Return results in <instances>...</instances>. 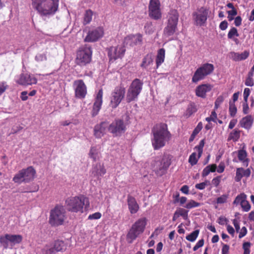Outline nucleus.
Instances as JSON below:
<instances>
[{"label": "nucleus", "instance_id": "ea45409f", "mask_svg": "<svg viewBox=\"0 0 254 254\" xmlns=\"http://www.w3.org/2000/svg\"><path fill=\"white\" fill-rule=\"evenodd\" d=\"M196 111V109L195 106L194 105L190 104L188 106L184 115L186 118H189Z\"/></svg>", "mask_w": 254, "mask_h": 254}, {"label": "nucleus", "instance_id": "680f3d73", "mask_svg": "<svg viewBox=\"0 0 254 254\" xmlns=\"http://www.w3.org/2000/svg\"><path fill=\"white\" fill-rule=\"evenodd\" d=\"M102 216L101 213L100 212H95L93 214H90L88 216V219L92 220V219H99Z\"/></svg>", "mask_w": 254, "mask_h": 254}, {"label": "nucleus", "instance_id": "bb28decb", "mask_svg": "<svg viewBox=\"0 0 254 254\" xmlns=\"http://www.w3.org/2000/svg\"><path fill=\"white\" fill-rule=\"evenodd\" d=\"M107 125L105 123H102L96 125L94 129V136L98 138H101L105 133Z\"/></svg>", "mask_w": 254, "mask_h": 254}, {"label": "nucleus", "instance_id": "6ab92c4d", "mask_svg": "<svg viewBox=\"0 0 254 254\" xmlns=\"http://www.w3.org/2000/svg\"><path fill=\"white\" fill-rule=\"evenodd\" d=\"M205 141L204 139H202L200 141L199 144L196 146L194 149L197 152L198 154L197 155L195 152L192 153L189 157V162L192 166L195 165L198 159L201 157L202 152L203 148L204 146Z\"/></svg>", "mask_w": 254, "mask_h": 254}, {"label": "nucleus", "instance_id": "37998d69", "mask_svg": "<svg viewBox=\"0 0 254 254\" xmlns=\"http://www.w3.org/2000/svg\"><path fill=\"white\" fill-rule=\"evenodd\" d=\"M199 233V230H195L190 234L186 236V238L188 241L194 242L197 238Z\"/></svg>", "mask_w": 254, "mask_h": 254}, {"label": "nucleus", "instance_id": "6e6552de", "mask_svg": "<svg viewBox=\"0 0 254 254\" xmlns=\"http://www.w3.org/2000/svg\"><path fill=\"white\" fill-rule=\"evenodd\" d=\"M125 88L122 86L116 87L112 92L110 97V106L113 109L116 108L124 98Z\"/></svg>", "mask_w": 254, "mask_h": 254}, {"label": "nucleus", "instance_id": "393cba45", "mask_svg": "<svg viewBox=\"0 0 254 254\" xmlns=\"http://www.w3.org/2000/svg\"><path fill=\"white\" fill-rule=\"evenodd\" d=\"M249 51H245L242 53L232 52L229 54L230 58L233 61L239 62L247 59L249 56Z\"/></svg>", "mask_w": 254, "mask_h": 254}, {"label": "nucleus", "instance_id": "f8f14e48", "mask_svg": "<svg viewBox=\"0 0 254 254\" xmlns=\"http://www.w3.org/2000/svg\"><path fill=\"white\" fill-rule=\"evenodd\" d=\"M22 236L20 235H12L6 234L0 236V244L5 249L9 248V243L11 246L20 244L22 241Z\"/></svg>", "mask_w": 254, "mask_h": 254}, {"label": "nucleus", "instance_id": "0e129e2a", "mask_svg": "<svg viewBox=\"0 0 254 254\" xmlns=\"http://www.w3.org/2000/svg\"><path fill=\"white\" fill-rule=\"evenodd\" d=\"M25 176H15L13 180L15 183H20L25 181L24 177Z\"/></svg>", "mask_w": 254, "mask_h": 254}, {"label": "nucleus", "instance_id": "864d4df0", "mask_svg": "<svg viewBox=\"0 0 254 254\" xmlns=\"http://www.w3.org/2000/svg\"><path fill=\"white\" fill-rule=\"evenodd\" d=\"M224 100V97L222 95L218 96L215 100L214 109H217L219 108L220 105L223 103Z\"/></svg>", "mask_w": 254, "mask_h": 254}, {"label": "nucleus", "instance_id": "ddd939ff", "mask_svg": "<svg viewBox=\"0 0 254 254\" xmlns=\"http://www.w3.org/2000/svg\"><path fill=\"white\" fill-rule=\"evenodd\" d=\"M104 35V30L103 27L99 26L90 29L87 35L84 38V41L87 42H94L102 38Z\"/></svg>", "mask_w": 254, "mask_h": 254}, {"label": "nucleus", "instance_id": "774afa93", "mask_svg": "<svg viewBox=\"0 0 254 254\" xmlns=\"http://www.w3.org/2000/svg\"><path fill=\"white\" fill-rule=\"evenodd\" d=\"M229 246L227 244H224L222 248V254H229Z\"/></svg>", "mask_w": 254, "mask_h": 254}, {"label": "nucleus", "instance_id": "39448f33", "mask_svg": "<svg viewBox=\"0 0 254 254\" xmlns=\"http://www.w3.org/2000/svg\"><path fill=\"white\" fill-rule=\"evenodd\" d=\"M147 220L145 217L141 218L133 224L127 235V239L128 243H131L145 230Z\"/></svg>", "mask_w": 254, "mask_h": 254}, {"label": "nucleus", "instance_id": "09e8293b", "mask_svg": "<svg viewBox=\"0 0 254 254\" xmlns=\"http://www.w3.org/2000/svg\"><path fill=\"white\" fill-rule=\"evenodd\" d=\"M239 34L238 33L237 30L236 28L233 27L231 28L228 32V37L229 39H231L234 40L235 37H238Z\"/></svg>", "mask_w": 254, "mask_h": 254}, {"label": "nucleus", "instance_id": "5fc2aeb1", "mask_svg": "<svg viewBox=\"0 0 254 254\" xmlns=\"http://www.w3.org/2000/svg\"><path fill=\"white\" fill-rule=\"evenodd\" d=\"M241 206L243 210L246 212L249 211L251 209V205L246 199L241 204Z\"/></svg>", "mask_w": 254, "mask_h": 254}, {"label": "nucleus", "instance_id": "f3484780", "mask_svg": "<svg viewBox=\"0 0 254 254\" xmlns=\"http://www.w3.org/2000/svg\"><path fill=\"white\" fill-rule=\"evenodd\" d=\"M125 49L123 45L113 46L109 49L108 55L110 60H116L122 58L125 53Z\"/></svg>", "mask_w": 254, "mask_h": 254}, {"label": "nucleus", "instance_id": "69168bd1", "mask_svg": "<svg viewBox=\"0 0 254 254\" xmlns=\"http://www.w3.org/2000/svg\"><path fill=\"white\" fill-rule=\"evenodd\" d=\"M221 176H217L216 177L214 178L212 180V184L214 185L215 187H217L221 181Z\"/></svg>", "mask_w": 254, "mask_h": 254}, {"label": "nucleus", "instance_id": "1a4fd4ad", "mask_svg": "<svg viewBox=\"0 0 254 254\" xmlns=\"http://www.w3.org/2000/svg\"><path fill=\"white\" fill-rule=\"evenodd\" d=\"M91 56L92 51L90 47H82L77 51L76 63L81 66L85 65L90 62Z\"/></svg>", "mask_w": 254, "mask_h": 254}, {"label": "nucleus", "instance_id": "e433bc0d", "mask_svg": "<svg viewBox=\"0 0 254 254\" xmlns=\"http://www.w3.org/2000/svg\"><path fill=\"white\" fill-rule=\"evenodd\" d=\"M203 127V125L201 122H199L197 126L195 127L193 131H192V134H191L190 138L189 141L192 142L197 135V134L200 132V131L202 129Z\"/></svg>", "mask_w": 254, "mask_h": 254}, {"label": "nucleus", "instance_id": "0eeeda50", "mask_svg": "<svg viewBox=\"0 0 254 254\" xmlns=\"http://www.w3.org/2000/svg\"><path fill=\"white\" fill-rule=\"evenodd\" d=\"M142 83L138 79H134L127 89L126 100L129 103L135 100L142 90Z\"/></svg>", "mask_w": 254, "mask_h": 254}, {"label": "nucleus", "instance_id": "58836bf2", "mask_svg": "<svg viewBox=\"0 0 254 254\" xmlns=\"http://www.w3.org/2000/svg\"><path fill=\"white\" fill-rule=\"evenodd\" d=\"M56 253L53 245H46L42 250L43 254H55Z\"/></svg>", "mask_w": 254, "mask_h": 254}, {"label": "nucleus", "instance_id": "338daca9", "mask_svg": "<svg viewBox=\"0 0 254 254\" xmlns=\"http://www.w3.org/2000/svg\"><path fill=\"white\" fill-rule=\"evenodd\" d=\"M7 85L5 82H0V96L5 92L7 89Z\"/></svg>", "mask_w": 254, "mask_h": 254}, {"label": "nucleus", "instance_id": "a211bd4d", "mask_svg": "<svg viewBox=\"0 0 254 254\" xmlns=\"http://www.w3.org/2000/svg\"><path fill=\"white\" fill-rule=\"evenodd\" d=\"M75 97L78 98H84L87 94L86 86L81 80H75L73 83Z\"/></svg>", "mask_w": 254, "mask_h": 254}, {"label": "nucleus", "instance_id": "dca6fc26", "mask_svg": "<svg viewBox=\"0 0 254 254\" xmlns=\"http://www.w3.org/2000/svg\"><path fill=\"white\" fill-rule=\"evenodd\" d=\"M149 15L154 19L161 17L160 2L159 0H150L149 4Z\"/></svg>", "mask_w": 254, "mask_h": 254}, {"label": "nucleus", "instance_id": "20e7f679", "mask_svg": "<svg viewBox=\"0 0 254 254\" xmlns=\"http://www.w3.org/2000/svg\"><path fill=\"white\" fill-rule=\"evenodd\" d=\"M147 220L145 217L141 218L133 224L127 235V239L128 243H131L145 230Z\"/></svg>", "mask_w": 254, "mask_h": 254}, {"label": "nucleus", "instance_id": "f03ea898", "mask_svg": "<svg viewBox=\"0 0 254 254\" xmlns=\"http://www.w3.org/2000/svg\"><path fill=\"white\" fill-rule=\"evenodd\" d=\"M59 0H32L34 8L41 14H54L58 10Z\"/></svg>", "mask_w": 254, "mask_h": 254}, {"label": "nucleus", "instance_id": "49530a36", "mask_svg": "<svg viewBox=\"0 0 254 254\" xmlns=\"http://www.w3.org/2000/svg\"><path fill=\"white\" fill-rule=\"evenodd\" d=\"M229 112L231 117H234L236 115L237 112V109L234 103L230 102Z\"/></svg>", "mask_w": 254, "mask_h": 254}, {"label": "nucleus", "instance_id": "c85d7f7f", "mask_svg": "<svg viewBox=\"0 0 254 254\" xmlns=\"http://www.w3.org/2000/svg\"><path fill=\"white\" fill-rule=\"evenodd\" d=\"M153 63V56L151 55H147L143 59L141 66L146 69H150Z\"/></svg>", "mask_w": 254, "mask_h": 254}, {"label": "nucleus", "instance_id": "a19ab883", "mask_svg": "<svg viewBox=\"0 0 254 254\" xmlns=\"http://www.w3.org/2000/svg\"><path fill=\"white\" fill-rule=\"evenodd\" d=\"M93 12L90 10H88L84 14L83 24L84 25L87 24L90 22L92 20Z\"/></svg>", "mask_w": 254, "mask_h": 254}, {"label": "nucleus", "instance_id": "bf43d9fd", "mask_svg": "<svg viewBox=\"0 0 254 254\" xmlns=\"http://www.w3.org/2000/svg\"><path fill=\"white\" fill-rule=\"evenodd\" d=\"M47 59L46 56L44 54H39L37 55L35 57V60L38 62H41L46 61Z\"/></svg>", "mask_w": 254, "mask_h": 254}, {"label": "nucleus", "instance_id": "f704fd0d", "mask_svg": "<svg viewBox=\"0 0 254 254\" xmlns=\"http://www.w3.org/2000/svg\"><path fill=\"white\" fill-rule=\"evenodd\" d=\"M238 156L239 160L242 162L244 165H248V159L247 154L245 150L242 149L238 151Z\"/></svg>", "mask_w": 254, "mask_h": 254}, {"label": "nucleus", "instance_id": "6e6d98bb", "mask_svg": "<svg viewBox=\"0 0 254 254\" xmlns=\"http://www.w3.org/2000/svg\"><path fill=\"white\" fill-rule=\"evenodd\" d=\"M250 175L252 173V170L250 168H248L246 170H244L243 168H238L237 170L236 175Z\"/></svg>", "mask_w": 254, "mask_h": 254}, {"label": "nucleus", "instance_id": "e2e57ef3", "mask_svg": "<svg viewBox=\"0 0 254 254\" xmlns=\"http://www.w3.org/2000/svg\"><path fill=\"white\" fill-rule=\"evenodd\" d=\"M217 119V114L215 111H213L211 113V114L210 117L206 118V121L208 122H210L211 121L215 122L216 119Z\"/></svg>", "mask_w": 254, "mask_h": 254}, {"label": "nucleus", "instance_id": "9b49d317", "mask_svg": "<svg viewBox=\"0 0 254 254\" xmlns=\"http://www.w3.org/2000/svg\"><path fill=\"white\" fill-rule=\"evenodd\" d=\"M129 120L127 115H126V123L122 120H117L113 122L109 127V130L115 136H120L123 133L126 129V124Z\"/></svg>", "mask_w": 254, "mask_h": 254}, {"label": "nucleus", "instance_id": "9d476101", "mask_svg": "<svg viewBox=\"0 0 254 254\" xmlns=\"http://www.w3.org/2000/svg\"><path fill=\"white\" fill-rule=\"evenodd\" d=\"M178 13L175 10H171L169 13L167 26L164 30L165 35L170 36L175 32L178 21Z\"/></svg>", "mask_w": 254, "mask_h": 254}, {"label": "nucleus", "instance_id": "f257e3e1", "mask_svg": "<svg viewBox=\"0 0 254 254\" xmlns=\"http://www.w3.org/2000/svg\"><path fill=\"white\" fill-rule=\"evenodd\" d=\"M152 146L157 150L164 147L170 139V134L165 124L157 125L153 130Z\"/></svg>", "mask_w": 254, "mask_h": 254}, {"label": "nucleus", "instance_id": "4d7b16f0", "mask_svg": "<svg viewBox=\"0 0 254 254\" xmlns=\"http://www.w3.org/2000/svg\"><path fill=\"white\" fill-rule=\"evenodd\" d=\"M228 197V194H223L220 197H218L216 199L217 203L222 204L226 202Z\"/></svg>", "mask_w": 254, "mask_h": 254}, {"label": "nucleus", "instance_id": "a18cd8bd", "mask_svg": "<svg viewBox=\"0 0 254 254\" xmlns=\"http://www.w3.org/2000/svg\"><path fill=\"white\" fill-rule=\"evenodd\" d=\"M179 217L182 216L184 219L187 220L188 218V210L182 208H179L176 210Z\"/></svg>", "mask_w": 254, "mask_h": 254}, {"label": "nucleus", "instance_id": "052dcab7", "mask_svg": "<svg viewBox=\"0 0 254 254\" xmlns=\"http://www.w3.org/2000/svg\"><path fill=\"white\" fill-rule=\"evenodd\" d=\"M204 240L203 239H201V240H199L197 243L195 244V245L193 248V251H196L199 248L202 247L204 245Z\"/></svg>", "mask_w": 254, "mask_h": 254}, {"label": "nucleus", "instance_id": "423d86ee", "mask_svg": "<svg viewBox=\"0 0 254 254\" xmlns=\"http://www.w3.org/2000/svg\"><path fill=\"white\" fill-rule=\"evenodd\" d=\"M65 218V212L62 206H56L51 210L49 217V223L52 226L63 224Z\"/></svg>", "mask_w": 254, "mask_h": 254}, {"label": "nucleus", "instance_id": "603ef678", "mask_svg": "<svg viewBox=\"0 0 254 254\" xmlns=\"http://www.w3.org/2000/svg\"><path fill=\"white\" fill-rule=\"evenodd\" d=\"M210 185V183L209 181H205L204 182L196 184L195 187L197 189L201 190L204 189L206 186H209Z\"/></svg>", "mask_w": 254, "mask_h": 254}, {"label": "nucleus", "instance_id": "13d9d810", "mask_svg": "<svg viewBox=\"0 0 254 254\" xmlns=\"http://www.w3.org/2000/svg\"><path fill=\"white\" fill-rule=\"evenodd\" d=\"M228 18L229 21H232L234 19V17L237 14L236 9H232L228 11Z\"/></svg>", "mask_w": 254, "mask_h": 254}, {"label": "nucleus", "instance_id": "7c9ffc66", "mask_svg": "<svg viewBox=\"0 0 254 254\" xmlns=\"http://www.w3.org/2000/svg\"><path fill=\"white\" fill-rule=\"evenodd\" d=\"M206 76L200 67L198 68L194 73L192 77L193 83H197L198 81L203 80Z\"/></svg>", "mask_w": 254, "mask_h": 254}, {"label": "nucleus", "instance_id": "412c9836", "mask_svg": "<svg viewBox=\"0 0 254 254\" xmlns=\"http://www.w3.org/2000/svg\"><path fill=\"white\" fill-rule=\"evenodd\" d=\"M213 88V86L210 84H201L197 86L195 89L196 96L202 98H205L207 93L210 92Z\"/></svg>", "mask_w": 254, "mask_h": 254}, {"label": "nucleus", "instance_id": "c9c22d12", "mask_svg": "<svg viewBox=\"0 0 254 254\" xmlns=\"http://www.w3.org/2000/svg\"><path fill=\"white\" fill-rule=\"evenodd\" d=\"M88 155L90 158L94 161L96 160L99 156V149L96 146H92L90 148Z\"/></svg>", "mask_w": 254, "mask_h": 254}, {"label": "nucleus", "instance_id": "3c124183", "mask_svg": "<svg viewBox=\"0 0 254 254\" xmlns=\"http://www.w3.org/2000/svg\"><path fill=\"white\" fill-rule=\"evenodd\" d=\"M145 32L149 34H151L154 31V27L151 23H147L144 26Z\"/></svg>", "mask_w": 254, "mask_h": 254}, {"label": "nucleus", "instance_id": "de8ad7c7", "mask_svg": "<svg viewBox=\"0 0 254 254\" xmlns=\"http://www.w3.org/2000/svg\"><path fill=\"white\" fill-rule=\"evenodd\" d=\"M239 137L240 132L237 130H234L230 133L229 139L236 141L238 140Z\"/></svg>", "mask_w": 254, "mask_h": 254}, {"label": "nucleus", "instance_id": "8fccbe9b", "mask_svg": "<svg viewBox=\"0 0 254 254\" xmlns=\"http://www.w3.org/2000/svg\"><path fill=\"white\" fill-rule=\"evenodd\" d=\"M200 205V203L197 202L193 200H190L186 204V205L185 206V207L187 209H191L194 207H198Z\"/></svg>", "mask_w": 254, "mask_h": 254}, {"label": "nucleus", "instance_id": "b1692460", "mask_svg": "<svg viewBox=\"0 0 254 254\" xmlns=\"http://www.w3.org/2000/svg\"><path fill=\"white\" fill-rule=\"evenodd\" d=\"M127 203L131 214H135L137 212L139 209V206L134 197L128 194L127 198Z\"/></svg>", "mask_w": 254, "mask_h": 254}, {"label": "nucleus", "instance_id": "72a5a7b5", "mask_svg": "<svg viewBox=\"0 0 254 254\" xmlns=\"http://www.w3.org/2000/svg\"><path fill=\"white\" fill-rule=\"evenodd\" d=\"M199 67L206 76L211 74L214 69L212 64L208 63L203 64Z\"/></svg>", "mask_w": 254, "mask_h": 254}, {"label": "nucleus", "instance_id": "c756f323", "mask_svg": "<svg viewBox=\"0 0 254 254\" xmlns=\"http://www.w3.org/2000/svg\"><path fill=\"white\" fill-rule=\"evenodd\" d=\"M206 76L200 67L198 68L194 73L192 77L193 83H197L198 81L203 80Z\"/></svg>", "mask_w": 254, "mask_h": 254}, {"label": "nucleus", "instance_id": "aec40b11", "mask_svg": "<svg viewBox=\"0 0 254 254\" xmlns=\"http://www.w3.org/2000/svg\"><path fill=\"white\" fill-rule=\"evenodd\" d=\"M124 42L127 45H129L130 46L140 45L142 42V35L140 33L129 34L125 37Z\"/></svg>", "mask_w": 254, "mask_h": 254}, {"label": "nucleus", "instance_id": "5701e85b", "mask_svg": "<svg viewBox=\"0 0 254 254\" xmlns=\"http://www.w3.org/2000/svg\"><path fill=\"white\" fill-rule=\"evenodd\" d=\"M225 165L224 163H220L218 167L215 164H212L206 166L203 171V175H208L210 173H213L216 170L218 173H222L224 171Z\"/></svg>", "mask_w": 254, "mask_h": 254}, {"label": "nucleus", "instance_id": "7ed1b4c3", "mask_svg": "<svg viewBox=\"0 0 254 254\" xmlns=\"http://www.w3.org/2000/svg\"><path fill=\"white\" fill-rule=\"evenodd\" d=\"M65 203L68 211L76 213H82L83 206L89 205L88 198L84 195L68 198Z\"/></svg>", "mask_w": 254, "mask_h": 254}, {"label": "nucleus", "instance_id": "4c0bfd02", "mask_svg": "<svg viewBox=\"0 0 254 254\" xmlns=\"http://www.w3.org/2000/svg\"><path fill=\"white\" fill-rule=\"evenodd\" d=\"M245 199H247V195L244 193H241L236 196L233 203L236 206L241 205Z\"/></svg>", "mask_w": 254, "mask_h": 254}, {"label": "nucleus", "instance_id": "2f4dec72", "mask_svg": "<svg viewBox=\"0 0 254 254\" xmlns=\"http://www.w3.org/2000/svg\"><path fill=\"white\" fill-rule=\"evenodd\" d=\"M253 123V119L251 116H247L241 120V126L245 128L249 129Z\"/></svg>", "mask_w": 254, "mask_h": 254}, {"label": "nucleus", "instance_id": "79ce46f5", "mask_svg": "<svg viewBox=\"0 0 254 254\" xmlns=\"http://www.w3.org/2000/svg\"><path fill=\"white\" fill-rule=\"evenodd\" d=\"M36 171L34 168L30 166L26 169H23L20 171L19 175H35Z\"/></svg>", "mask_w": 254, "mask_h": 254}, {"label": "nucleus", "instance_id": "cd10ccee", "mask_svg": "<svg viewBox=\"0 0 254 254\" xmlns=\"http://www.w3.org/2000/svg\"><path fill=\"white\" fill-rule=\"evenodd\" d=\"M52 245L54 247L57 253H63L66 250L67 247L66 243L62 240H59L55 241Z\"/></svg>", "mask_w": 254, "mask_h": 254}, {"label": "nucleus", "instance_id": "a878e982", "mask_svg": "<svg viewBox=\"0 0 254 254\" xmlns=\"http://www.w3.org/2000/svg\"><path fill=\"white\" fill-rule=\"evenodd\" d=\"M172 158L170 155H164L159 162V169L161 170H166L171 164Z\"/></svg>", "mask_w": 254, "mask_h": 254}, {"label": "nucleus", "instance_id": "c03bdc74", "mask_svg": "<svg viewBox=\"0 0 254 254\" xmlns=\"http://www.w3.org/2000/svg\"><path fill=\"white\" fill-rule=\"evenodd\" d=\"M94 170V173L97 175L104 174L106 173L104 167L101 164H97Z\"/></svg>", "mask_w": 254, "mask_h": 254}, {"label": "nucleus", "instance_id": "4be33fe9", "mask_svg": "<svg viewBox=\"0 0 254 254\" xmlns=\"http://www.w3.org/2000/svg\"><path fill=\"white\" fill-rule=\"evenodd\" d=\"M103 91L101 89L96 95L92 112L93 116L97 115L101 109L103 103Z\"/></svg>", "mask_w": 254, "mask_h": 254}, {"label": "nucleus", "instance_id": "4468645a", "mask_svg": "<svg viewBox=\"0 0 254 254\" xmlns=\"http://www.w3.org/2000/svg\"><path fill=\"white\" fill-rule=\"evenodd\" d=\"M209 13L208 9L201 7L193 14V20L197 25L202 26L205 23Z\"/></svg>", "mask_w": 254, "mask_h": 254}, {"label": "nucleus", "instance_id": "473e14b6", "mask_svg": "<svg viewBox=\"0 0 254 254\" xmlns=\"http://www.w3.org/2000/svg\"><path fill=\"white\" fill-rule=\"evenodd\" d=\"M165 57V50L160 49L157 52L156 59V67L158 68L164 62Z\"/></svg>", "mask_w": 254, "mask_h": 254}, {"label": "nucleus", "instance_id": "2eb2a0df", "mask_svg": "<svg viewBox=\"0 0 254 254\" xmlns=\"http://www.w3.org/2000/svg\"><path fill=\"white\" fill-rule=\"evenodd\" d=\"M15 82L19 85L27 86L36 84L37 79L34 75L29 73H21L16 77Z\"/></svg>", "mask_w": 254, "mask_h": 254}]
</instances>
